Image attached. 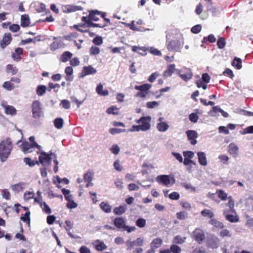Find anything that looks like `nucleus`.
<instances>
[{"mask_svg":"<svg viewBox=\"0 0 253 253\" xmlns=\"http://www.w3.org/2000/svg\"><path fill=\"white\" fill-rule=\"evenodd\" d=\"M26 184L24 182H20L11 186V188L15 193L22 192L25 189Z\"/></svg>","mask_w":253,"mask_h":253,"instance_id":"18","label":"nucleus"},{"mask_svg":"<svg viewBox=\"0 0 253 253\" xmlns=\"http://www.w3.org/2000/svg\"><path fill=\"white\" fill-rule=\"evenodd\" d=\"M146 220L142 218H139L136 221V225L139 228H143L146 225Z\"/></svg>","mask_w":253,"mask_h":253,"instance_id":"46","label":"nucleus"},{"mask_svg":"<svg viewBox=\"0 0 253 253\" xmlns=\"http://www.w3.org/2000/svg\"><path fill=\"white\" fill-rule=\"evenodd\" d=\"M65 72L67 75V77H66V80L67 81H72L73 80V77H71V76L72 75L73 73V69L72 67L70 66H68L66 68L65 70Z\"/></svg>","mask_w":253,"mask_h":253,"instance_id":"34","label":"nucleus"},{"mask_svg":"<svg viewBox=\"0 0 253 253\" xmlns=\"http://www.w3.org/2000/svg\"><path fill=\"white\" fill-rule=\"evenodd\" d=\"M189 120L193 123H196L199 119L198 115L195 113H192L189 115Z\"/></svg>","mask_w":253,"mask_h":253,"instance_id":"62","label":"nucleus"},{"mask_svg":"<svg viewBox=\"0 0 253 253\" xmlns=\"http://www.w3.org/2000/svg\"><path fill=\"white\" fill-rule=\"evenodd\" d=\"M95 249L98 251H101L106 249L107 247L105 244L102 242H100L99 240H97L95 242Z\"/></svg>","mask_w":253,"mask_h":253,"instance_id":"40","label":"nucleus"},{"mask_svg":"<svg viewBox=\"0 0 253 253\" xmlns=\"http://www.w3.org/2000/svg\"><path fill=\"white\" fill-rule=\"evenodd\" d=\"M208 10L211 11L212 14L215 16L220 13L221 9L219 7L212 6L211 4H209L208 6Z\"/></svg>","mask_w":253,"mask_h":253,"instance_id":"31","label":"nucleus"},{"mask_svg":"<svg viewBox=\"0 0 253 253\" xmlns=\"http://www.w3.org/2000/svg\"><path fill=\"white\" fill-rule=\"evenodd\" d=\"M42 210L46 213L50 214L51 213V210L49 206L47 205V204L43 202L42 203H41V205L40 206Z\"/></svg>","mask_w":253,"mask_h":253,"instance_id":"44","label":"nucleus"},{"mask_svg":"<svg viewBox=\"0 0 253 253\" xmlns=\"http://www.w3.org/2000/svg\"><path fill=\"white\" fill-rule=\"evenodd\" d=\"M100 13V12L97 10L91 11L89 14V20H90V21H98L99 20L98 16Z\"/></svg>","mask_w":253,"mask_h":253,"instance_id":"29","label":"nucleus"},{"mask_svg":"<svg viewBox=\"0 0 253 253\" xmlns=\"http://www.w3.org/2000/svg\"><path fill=\"white\" fill-rule=\"evenodd\" d=\"M12 40L11 35L10 33H5L3 36L2 39L0 41V45L1 48L4 49L6 46L9 45Z\"/></svg>","mask_w":253,"mask_h":253,"instance_id":"12","label":"nucleus"},{"mask_svg":"<svg viewBox=\"0 0 253 253\" xmlns=\"http://www.w3.org/2000/svg\"><path fill=\"white\" fill-rule=\"evenodd\" d=\"M191 237L198 243L201 244L205 239V234L203 230L197 228L192 233Z\"/></svg>","mask_w":253,"mask_h":253,"instance_id":"6","label":"nucleus"},{"mask_svg":"<svg viewBox=\"0 0 253 253\" xmlns=\"http://www.w3.org/2000/svg\"><path fill=\"white\" fill-rule=\"evenodd\" d=\"M220 236H221L222 237H231L232 236V234L230 233V231L228 230H227L226 229H224L222 230L220 232Z\"/></svg>","mask_w":253,"mask_h":253,"instance_id":"59","label":"nucleus"},{"mask_svg":"<svg viewBox=\"0 0 253 253\" xmlns=\"http://www.w3.org/2000/svg\"><path fill=\"white\" fill-rule=\"evenodd\" d=\"M182 185L183 187H184L186 189L190 190L192 192H196V188L193 186L191 184L188 183H183Z\"/></svg>","mask_w":253,"mask_h":253,"instance_id":"60","label":"nucleus"},{"mask_svg":"<svg viewBox=\"0 0 253 253\" xmlns=\"http://www.w3.org/2000/svg\"><path fill=\"white\" fill-rule=\"evenodd\" d=\"M30 211H27L24 214V216H22L20 217V220H22L24 222H28L29 223L30 221Z\"/></svg>","mask_w":253,"mask_h":253,"instance_id":"56","label":"nucleus"},{"mask_svg":"<svg viewBox=\"0 0 253 253\" xmlns=\"http://www.w3.org/2000/svg\"><path fill=\"white\" fill-rule=\"evenodd\" d=\"M83 9V8L82 6L73 4L64 5L61 7L62 11L65 13H69Z\"/></svg>","mask_w":253,"mask_h":253,"instance_id":"10","label":"nucleus"},{"mask_svg":"<svg viewBox=\"0 0 253 253\" xmlns=\"http://www.w3.org/2000/svg\"><path fill=\"white\" fill-rule=\"evenodd\" d=\"M2 86L3 88L8 90H11L14 89L13 84L11 83L10 81L4 82Z\"/></svg>","mask_w":253,"mask_h":253,"instance_id":"51","label":"nucleus"},{"mask_svg":"<svg viewBox=\"0 0 253 253\" xmlns=\"http://www.w3.org/2000/svg\"><path fill=\"white\" fill-rule=\"evenodd\" d=\"M201 214L204 216H209L210 218L214 216V213L210 210L204 209L201 211Z\"/></svg>","mask_w":253,"mask_h":253,"instance_id":"50","label":"nucleus"},{"mask_svg":"<svg viewBox=\"0 0 253 253\" xmlns=\"http://www.w3.org/2000/svg\"><path fill=\"white\" fill-rule=\"evenodd\" d=\"M184 44L183 40H174L168 42L167 49L170 52H180Z\"/></svg>","mask_w":253,"mask_h":253,"instance_id":"2","label":"nucleus"},{"mask_svg":"<svg viewBox=\"0 0 253 253\" xmlns=\"http://www.w3.org/2000/svg\"><path fill=\"white\" fill-rule=\"evenodd\" d=\"M228 153L233 157L237 158L239 156V147L234 143H230L228 147Z\"/></svg>","mask_w":253,"mask_h":253,"instance_id":"14","label":"nucleus"},{"mask_svg":"<svg viewBox=\"0 0 253 253\" xmlns=\"http://www.w3.org/2000/svg\"><path fill=\"white\" fill-rule=\"evenodd\" d=\"M51 156H53L54 158H56V155L52 152L50 154H47L44 152H40V155L39 157V162L43 167L50 165L52 160Z\"/></svg>","mask_w":253,"mask_h":253,"instance_id":"3","label":"nucleus"},{"mask_svg":"<svg viewBox=\"0 0 253 253\" xmlns=\"http://www.w3.org/2000/svg\"><path fill=\"white\" fill-rule=\"evenodd\" d=\"M96 92L101 96H106L108 94V91L107 90H103V85L99 84L96 88Z\"/></svg>","mask_w":253,"mask_h":253,"instance_id":"32","label":"nucleus"},{"mask_svg":"<svg viewBox=\"0 0 253 253\" xmlns=\"http://www.w3.org/2000/svg\"><path fill=\"white\" fill-rule=\"evenodd\" d=\"M113 166L114 169L117 171H121L123 169V167L120 165V161L118 160L115 161Z\"/></svg>","mask_w":253,"mask_h":253,"instance_id":"64","label":"nucleus"},{"mask_svg":"<svg viewBox=\"0 0 253 253\" xmlns=\"http://www.w3.org/2000/svg\"><path fill=\"white\" fill-rule=\"evenodd\" d=\"M228 199H229V201H228V203L227 204V206L229 207V210L228 211H229V212H232V213H235V214H236L235 211V209L234 208V202L233 200V199H232L231 197H229L228 198Z\"/></svg>","mask_w":253,"mask_h":253,"instance_id":"38","label":"nucleus"},{"mask_svg":"<svg viewBox=\"0 0 253 253\" xmlns=\"http://www.w3.org/2000/svg\"><path fill=\"white\" fill-rule=\"evenodd\" d=\"M148 49L145 46H132V51L133 52H135L138 53V54L142 55L145 56L146 55V53H143L141 52L138 51V50H142V52H145L147 51Z\"/></svg>","mask_w":253,"mask_h":253,"instance_id":"27","label":"nucleus"},{"mask_svg":"<svg viewBox=\"0 0 253 253\" xmlns=\"http://www.w3.org/2000/svg\"><path fill=\"white\" fill-rule=\"evenodd\" d=\"M5 103L4 102H2L1 104V106L4 108L5 113L11 115H14L16 113L15 108L12 106L5 105Z\"/></svg>","mask_w":253,"mask_h":253,"instance_id":"17","label":"nucleus"},{"mask_svg":"<svg viewBox=\"0 0 253 253\" xmlns=\"http://www.w3.org/2000/svg\"><path fill=\"white\" fill-rule=\"evenodd\" d=\"M197 156L199 164L203 166H206L207 165V160L206 155L205 152H199L197 153Z\"/></svg>","mask_w":253,"mask_h":253,"instance_id":"20","label":"nucleus"},{"mask_svg":"<svg viewBox=\"0 0 253 253\" xmlns=\"http://www.w3.org/2000/svg\"><path fill=\"white\" fill-rule=\"evenodd\" d=\"M187 71L184 74L181 73V71L179 69L176 70V74H177L184 81L187 82L191 80L193 77V74L191 70L186 68Z\"/></svg>","mask_w":253,"mask_h":253,"instance_id":"11","label":"nucleus"},{"mask_svg":"<svg viewBox=\"0 0 253 253\" xmlns=\"http://www.w3.org/2000/svg\"><path fill=\"white\" fill-rule=\"evenodd\" d=\"M100 207L106 213H109L111 211L112 207L106 203L102 202L100 204Z\"/></svg>","mask_w":253,"mask_h":253,"instance_id":"37","label":"nucleus"},{"mask_svg":"<svg viewBox=\"0 0 253 253\" xmlns=\"http://www.w3.org/2000/svg\"><path fill=\"white\" fill-rule=\"evenodd\" d=\"M216 193L218 197L222 200H225L227 198V194L222 190H217Z\"/></svg>","mask_w":253,"mask_h":253,"instance_id":"47","label":"nucleus"},{"mask_svg":"<svg viewBox=\"0 0 253 253\" xmlns=\"http://www.w3.org/2000/svg\"><path fill=\"white\" fill-rule=\"evenodd\" d=\"M210 223H211V225H213L214 226L216 227H218L219 228H223L224 227L223 224L216 220L215 219L211 218V219L209 221Z\"/></svg>","mask_w":253,"mask_h":253,"instance_id":"41","label":"nucleus"},{"mask_svg":"<svg viewBox=\"0 0 253 253\" xmlns=\"http://www.w3.org/2000/svg\"><path fill=\"white\" fill-rule=\"evenodd\" d=\"M20 142H22V144L20 145L19 146L25 154L33 152V149L36 147L29 142L26 141H23L21 140H18L17 142V144H19Z\"/></svg>","mask_w":253,"mask_h":253,"instance_id":"8","label":"nucleus"},{"mask_svg":"<svg viewBox=\"0 0 253 253\" xmlns=\"http://www.w3.org/2000/svg\"><path fill=\"white\" fill-rule=\"evenodd\" d=\"M169 125L166 122L158 123L156 126L158 131L163 132L166 131L169 128Z\"/></svg>","mask_w":253,"mask_h":253,"instance_id":"23","label":"nucleus"},{"mask_svg":"<svg viewBox=\"0 0 253 253\" xmlns=\"http://www.w3.org/2000/svg\"><path fill=\"white\" fill-rule=\"evenodd\" d=\"M228 212L229 211L227 210H225L223 211V214L226 220L231 222H236L238 221L239 219L237 215L229 214Z\"/></svg>","mask_w":253,"mask_h":253,"instance_id":"21","label":"nucleus"},{"mask_svg":"<svg viewBox=\"0 0 253 253\" xmlns=\"http://www.w3.org/2000/svg\"><path fill=\"white\" fill-rule=\"evenodd\" d=\"M232 65L233 66H235L238 70L242 68V60L240 58L235 57L232 62Z\"/></svg>","mask_w":253,"mask_h":253,"instance_id":"36","label":"nucleus"},{"mask_svg":"<svg viewBox=\"0 0 253 253\" xmlns=\"http://www.w3.org/2000/svg\"><path fill=\"white\" fill-rule=\"evenodd\" d=\"M93 174L89 171L87 172L84 176V180L86 182H90L92 180Z\"/></svg>","mask_w":253,"mask_h":253,"instance_id":"52","label":"nucleus"},{"mask_svg":"<svg viewBox=\"0 0 253 253\" xmlns=\"http://www.w3.org/2000/svg\"><path fill=\"white\" fill-rule=\"evenodd\" d=\"M114 224L119 229L124 230L126 227V220L122 217H116L114 220Z\"/></svg>","mask_w":253,"mask_h":253,"instance_id":"16","label":"nucleus"},{"mask_svg":"<svg viewBox=\"0 0 253 253\" xmlns=\"http://www.w3.org/2000/svg\"><path fill=\"white\" fill-rule=\"evenodd\" d=\"M60 105L65 109H68L70 108V102L69 100L64 99L61 100Z\"/></svg>","mask_w":253,"mask_h":253,"instance_id":"55","label":"nucleus"},{"mask_svg":"<svg viewBox=\"0 0 253 253\" xmlns=\"http://www.w3.org/2000/svg\"><path fill=\"white\" fill-rule=\"evenodd\" d=\"M218 159L220 160V161L223 163L224 165H228L229 164V158L228 156L226 155H220L218 156Z\"/></svg>","mask_w":253,"mask_h":253,"instance_id":"45","label":"nucleus"},{"mask_svg":"<svg viewBox=\"0 0 253 253\" xmlns=\"http://www.w3.org/2000/svg\"><path fill=\"white\" fill-rule=\"evenodd\" d=\"M55 126L58 129H61L63 127V120L61 118H56L54 122Z\"/></svg>","mask_w":253,"mask_h":253,"instance_id":"42","label":"nucleus"},{"mask_svg":"<svg viewBox=\"0 0 253 253\" xmlns=\"http://www.w3.org/2000/svg\"><path fill=\"white\" fill-rule=\"evenodd\" d=\"M221 109L218 106H213L212 110L209 112V115L211 116L215 117L218 115L219 112H221Z\"/></svg>","mask_w":253,"mask_h":253,"instance_id":"33","label":"nucleus"},{"mask_svg":"<svg viewBox=\"0 0 253 253\" xmlns=\"http://www.w3.org/2000/svg\"><path fill=\"white\" fill-rule=\"evenodd\" d=\"M147 48L148 49L147 51L148 50L149 52L151 53V54L157 56L161 55V51L159 50L158 49L155 48L153 47H151L150 48Z\"/></svg>","mask_w":253,"mask_h":253,"instance_id":"54","label":"nucleus"},{"mask_svg":"<svg viewBox=\"0 0 253 253\" xmlns=\"http://www.w3.org/2000/svg\"><path fill=\"white\" fill-rule=\"evenodd\" d=\"M144 242V239L142 237L137 238L135 241H131L130 240L126 241V242L127 246V250H131L134 246L140 247L142 246Z\"/></svg>","mask_w":253,"mask_h":253,"instance_id":"9","label":"nucleus"},{"mask_svg":"<svg viewBox=\"0 0 253 253\" xmlns=\"http://www.w3.org/2000/svg\"><path fill=\"white\" fill-rule=\"evenodd\" d=\"M226 44V42L223 38H219L217 42V45L219 49H223Z\"/></svg>","mask_w":253,"mask_h":253,"instance_id":"49","label":"nucleus"},{"mask_svg":"<svg viewBox=\"0 0 253 253\" xmlns=\"http://www.w3.org/2000/svg\"><path fill=\"white\" fill-rule=\"evenodd\" d=\"M183 156L184 158L187 159H192L194 157V153L192 151H184L183 153Z\"/></svg>","mask_w":253,"mask_h":253,"instance_id":"63","label":"nucleus"},{"mask_svg":"<svg viewBox=\"0 0 253 253\" xmlns=\"http://www.w3.org/2000/svg\"><path fill=\"white\" fill-rule=\"evenodd\" d=\"M30 23V19L28 15L24 14L21 17V25L22 27H25L29 26Z\"/></svg>","mask_w":253,"mask_h":253,"instance_id":"24","label":"nucleus"},{"mask_svg":"<svg viewBox=\"0 0 253 253\" xmlns=\"http://www.w3.org/2000/svg\"><path fill=\"white\" fill-rule=\"evenodd\" d=\"M187 213L185 211H180L176 213V217L180 220H184L187 217Z\"/></svg>","mask_w":253,"mask_h":253,"instance_id":"61","label":"nucleus"},{"mask_svg":"<svg viewBox=\"0 0 253 253\" xmlns=\"http://www.w3.org/2000/svg\"><path fill=\"white\" fill-rule=\"evenodd\" d=\"M163 241L161 238L154 239L150 244V248L156 250V249L159 248L162 244Z\"/></svg>","mask_w":253,"mask_h":253,"instance_id":"25","label":"nucleus"},{"mask_svg":"<svg viewBox=\"0 0 253 253\" xmlns=\"http://www.w3.org/2000/svg\"><path fill=\"white\" fill-rule=\"evenodd\" d=\"M23 49L20 47H18L15 49V52L11 55L13 59L16 61H19L21 59V55L23 53Z\"/></svg>","mask_w":253,"mask_h":253,"instance_id":"22","label":"nucleus"},{"mask_svg":"<svg viewBox=\"0 0 253 253\" xmlns=\"http://www.w3.org/2000/svg\"><path fill=\"white\" fill-rule=\"evenodd\" d=\"M6 70L7 73H11L13 75H16L18 72V69L16 66L12 65H7L6 67Z\"/></svg>","mask_w":253,"mask_h":253,"instance_id":"35","label":"nucleus"},{"mask_svg":"<svg viewBox=\"0 0 253 253\" xmlns=\"http://www.w3.org/2000/svg\"><path fill=\"white\" fill-rule=\"evenodd\" d=\"M110 150L113 154L117 155L120 151V148L118 145L114 144L110 148Z\"/></svg>","mask_w":253,"mask_h":253,"instance_id":"57","label":"nucleus"},{"mask_svg":"<svg viewBox=\"0 0 253 253\" xmlns=\"http://www.w3.org/2000/svg\"><path fill=\"white\" fill-rule=\"evenodd\" d=\"M156 180L160 184H163L165 186L168 187L171 183V181H172V184L174 183V179L173 178H170V176L168 175H158L156 178Z\"/></svg>","mask_w":253,"mask_h":253,"instance_id":"7","label":"nucleus"},{"mask_svg":"<svg viewBox=\"0 0 253 253\" xmlns=\"http://www.w3.org/2000/svg\"><path fill=\"white\" fill-rule=\"evenodd\" d=\"M151 118L150 116L142 117L139 120H136V123L139 124L141 131H146L149 130L151 128V125L150 122Z\"/></svg>","mask_w":253,"mask_h":253,"instance_id":"5","label":"nucleus"},{"mask_svg":"<svg viewBox=\"0 0 253 253\" xmlns=\"http://www.w3.org/2000/svg\"><path fill=\"white\" fill-rule=\"evenodd\" d=\"M185 237L183 238L180 236H176L174 238L173 242L176 244H181L185 242Z\"/></svg>","mask_w":253,"mask_h":253,"instance_id":"53","label":"nucleus"},{"mask_svg":"<svg viewBox=\"0 0 253 253\" xmlns=\"http://www.w3.org/2000/svg\"><path fill=\"white\" fill-rule=\"evenodd\" d=\"M33 117L39 119L43 116V112L41 103L38 100L34 101L32 105Z\"/></svg>","mask_w":253,"mask_h":253,"instance_id":"4","label":"nucleus"},{"mask_svg":"<svg viewBox=\"0 0 253 253\" xmlns=\"http://www.w3.org/2000/svg\"><path fill=\"white\" fill-rule=\"evenodd\" d=\"M152 85L149 84H144L141 85H135L134 88L136 90H140V91L147 92V91L151 87Z\"/></svg>","mask_w":253,"mask_h":253,"instance_id":"28","label":"nucleus"},{"mask_svg":"<svg viewBox=\"0 0 253 253\" xmlns=\"http://www.w3.org/2000/svg\"><path fill=\"white\" fill-rule=\"evenodd\" d=\"M12 148L11 141L9 138L0 143V159L2 162L8 158Z\"/></svg>","mask_w":253,"mask_h":253,"instance_id":"1","label":"nucleus"},{"mask_svg":"<svg viewBox=\"0 0 253 253\" xmlns=\"http://www.w3.org/2000/svg\"><path fill=\"white\" fill-rule=\"evenodd\" d=\"M177 69L175 68L174 64H170L168 66L167 70L164 72L163 75L165 77H170L174 72L176 73Z\"/></svg>","mask_w":253,"mask_h":253,"instance_id":"19","label":"nucleus"},{"mask_svg":"<svg viewBox=\"0 0 253 253\" xmlns=\"http://www.w3.org/2000/svg\"><path fill=\"white\" fill-rule=\"evenodd\" d=\"M126 210V205L120 206L118 207L115 208L114 210V213L116 215H121L125 212Z\"/></svg>","mask_w":253,"mask_h":253,"instance_id":"30","label":"nucleus"},{"mask_svg":"<svg viewBox=\"0 0 253 253\" xmlns=\"http://www.w3.org/2000/svg\"><path fill=\"white\" fill-rule=\"evenodd\" d=\"M24 162L26 165H29L30 167H33L36 164H39V162L38 161H36V162H35L34 161L32 160L30 158H25L24 159Z\"/></svg>","mask_w":253,"mask_h":253,"instance_id":"43","label":"nucleus"},{"mask_svg":"<svg viewBox=\"0 0 253 253\" xmlns=\"http://www.w3.org/2000/svg\"><path fill=\"white\" fill-rule=\"evenodd\" d=\"M97 72V70L91 66H84L82 72L80 75V78H83L89 75H93Z\"/></svg>","mask_w":253,"mask_h":253,"instance_id":"13","label":"nucleus"},{"mask_svg":"<svg viewBox=\"0 0 253 253\" xmlns=\"http://www.w3.org/2000/svg\"><path fill=\"white\" fill-rule=\"evenodd\" d=\"M61 43L60 42H54L50 45V49L51 51H54L59 48Z\"/></svg>","mask_w":253,"mask_h":253,"instance_id":"58","label":"nucleus"},{"mask_svg":"<svg viewBox=\"0 0 253 253\" xmlns=\"http://www.w3.org/2000/svg\"><path fill=\"white\" fill-rule=\"evenodd\" d=\"M186 133L189 140H190L191 144L192 145H195L197 142L196 138L198 137V134L196 131L193 130H187Z\"/></svg>","mask_w":253,"mask_h":253,"instance_id":"15","label":"nucleus"},{"mask_svg":"<svg viewBox=\"0 0 253 253\" xmlns=\"http://www.w3.org/2000/svg\"><path fill=\"white\" fill-rule=\"evenodd\" d=\"M46 87L44 85H39L37 87L36 92L39 96L43 95L46 92Z\"/></svg>","mask_w":253,"mask_h":253,"instance_id":"39","label":"nucleus"},{"mask_svg":"<svg viewBox=\"0 0 253 253\" xmlns=\"http://www.w3.org/2000/svg\"><path fill=\"white\" fill-rule=\"evenodd\" d=\"M73 56V54L69 51H65L61 55L60 60L62 62H66L70 59Z\"/></svg>","mask_w":253,"mask_h":253,"instance_id":"26","label":"nucleus"},{"mask_svg":"<svg viewBox=\"0 0 253 253\" xmlns=\"http://www.w3.org/2000/svg\"><path fill=\"white\" fill-rule=\"evenodd\" d=\"M183 164L185 166H189L187 168V170L188 171H190L191 169V167L190 166V164H193L194 165H196V163L194 161L191 160L190 159H188L187 158H184Z\"/></svg>","mask_w":253,"mask_h":253,"instance_id":"48","label":"nucleus"}]
</instances>
